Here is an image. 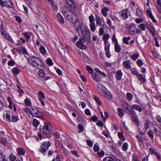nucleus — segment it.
Returning a JSON list of instances; mask_svg holds the SVG:
<instances>
[{
	"mask_svg": "<svg viewBox=\"0 0 161 161\" xmlns=\"http://www.w3.org/2000/svg\"><path fill=\"white\" fill-rule=\"evenodd\" d=\"M137 64L139 67L142 66L143 64L142 60L140 59H138L136 62Z\"/></svg>",
	"mask_w": 161,
	"mask_h": 161,
	"instance_id": "680f3d73",
	"label": "nucleus"
},
{
	"mask_svg": "<svg viewBox=\"0 0 161 161\" xmlns=\"http://www.w3.org/2000/svg\"><path fill=\"white\" fill-rule=\"evenodd\" d=\"M88 19L90 23L94 22V18L92 15L89 16Z\"/></svg>",
	"mask_w": 161,
	"mask_h": 161,
	"instance_id": "e2e57ef3",
	"label": "nucleus"
},
{
	"mask_svg": "<svg viewBox=\"0 0 161 161\" xmlns=\"http://www.w3.org/2000/svg\"><path fill=\"white\" fill-rule=\"evenodd\" d=\"M112 41L114 42V44H115V43H116L118 42L117 40L116 39V38L115 33L113 35L112 38Z\"/></svg>",
	"mask_w": 161,
	"mask_h": 161,
	"instance_id": "bf43d9fd",
	"label": "nucleus"
},
{
	"mask_svg": "<svg viewBox=\"0 0 161 161\" xmlns=\"http://www.w3.org/2000/svg\"><path fill=\"white\" fill-rule=\"evenodd\" d=\"M126 97L127 99L129 101H131L132 100L133 98V95L131 93L129 92L127 93L126 94Z\"/></svg>",
	"mask_w": 161,
	"mask_h": 161,
	"instance_id": "a18cd8bd",
	"label": "nucleus"
},
{
	"mask_svg": "<svg viewBox=\"0 0 161 161\" xmlns=\"http://www.w3.org/2000/svg\"><path fill=\"white\" fill-rule=\"evenodd\" d=\"M3 117L4 118L6 119V120L11 122V119L10 118V114L8 113H6L4 114Z\"/></svg>",
	"mask_w": 161,
	"mask_h": 161,
	"instance_id": "a19ab883",
	"label": "nucleus"
},
{
	"mask_svg": "<svg viewBox=\"0 0 161 161\" xmlns=\"http://www.w3.org/2000/svg\"><path fill=\"white\" fill-rule=\"evenodd\" d=\"M84 42V41L82 38L79 39L78 41L76 43V45L79 48L82 49H86V46L83 45Z\"/></svg>",
	"mask_w": 161,
	"mask_h": 161,
	"instance_id": "1a4fd4ad",
	"label": "nucleus"
},
{
	"mask_svg": "<svg viewBox=\"0 0 161 161\" xmlns=\"http://www.w3.org/2000/svg\"><path fill=\"white\" fill-rule=\"evenodd\" d=\"M103 161H114L112 158L110 157H106L103 158Z\"/></svg>",
	"mask_w": 161,
	"mask_h": 161,
	"instance_id": "774afa93",
	"label": "nucleus"
},
{
	"mask_svg": "<svg viewBox=\"0 0 161 161\" xmlns=\"http://www.w3.org/2000/svg\"><path fill=\"white\" fill-rule=\"evenodd\" d=\"M10 159L11 161H14L16 159V157L13 154H11L9 156Z\"/></svg>",
	"mask_w": 161,
	"mask_h": 161,
	"instance_id": "69168bd1",
	"label": "nucleus"
},
{
	"mask_svg": "<svg viewBox=\"0 0 161 161\" xmlns=\"http://www.w3.org/2000/svg\"><path fill=\"white\" fill-rule=\"evenodd\" d=\"M0 1V4L2 7L4 6L11 8L12 7V3L11 1Z\"/></svg>",
	"mask_w": 161,
	"mask_h": 161,
	"instance_id": "f8f14e48",
	"label": "nucleus"
},
{
	"mask_svg": "<svg viewBox=\"0 0 161 161\" xmlns=\"http://www.w3.org/2000/svg\"><path fill=\"white\" fill-rule=\"evenodd\" d=\"M38 99L40 101L41 104L44 106L45 105L44 102L42 100V99L45 98V97L44 93L41 91H40L38 93Z\"/></svg>",
	"mask_w": 161,
	"mask_h": 161,
	"instance_id": "4468645a",
	"label": "nucleus"
},
{
	"mask_svg": "<svg viewBox=\"0 0 161 161\" xmlns=\"http://www.w3.org/2000/svg\"><path fill=\"white\" fill-rule=\"evenodd\" d=\"M3 37L6 38V39H7L8 40L11 42L12 43L14 42V41L13 39H12L11 37L7 33Z\"/></svg>",
	"mask_w": 161,
	"mask_h": 161,
	"instance_id": "37998d69",
	"label": "nucleus"
},
{
	"mask_svg": "<svg viewBox=\"0 0 161 161\" xmlns=\"http://www.w3.org/2000/svg\"><path fill=\"white\" fill-rule=\"evenodd\" d=\"M121 106L124 109V111L125 112L129 113L131 112L130 109V108H131V107L130 106V105L127 102L123 101L121 102Z\"/></svg>",
	"mask_w": 161,
	"mask_h": 161,
	"instance_id": "423d86ee",
	"label": "nucleus"
},
{
	"mask_svg": "<svg viewBox=\"0 0 161 161\" xmlns=\"http://www.w3.org/2000/svg\"><path fill=\"white\" fill-rule=\"evenodd\" d=\"M136 14L137 15L140 17H142L143 15V13L142 10L139 8H137L136 9Z\"/></svg>",
	"mask_w": 161,
	"mask_h": 161,
	"instance_id": "a878e982",
	"label": "nucleus"
},
{
	"mask_svg": "<svg viewBox=\"0 0 161 161\" xmlns=\"http://www.w3.org/2000/svg\"><path fill=\"white\" fill-rule=\"evenodd\" d=\"M86 69L90 74H92L93 73V70L90 66L87 65L86 67Z\"/></svg>",
	"mask_w": 161,
	"mask_h": 161,
	"instance_id": "13d9d810",
	"label": "nucleus"
},
{
	"mask_svg": "<svg viewBox=\"0 0 161 161\" xmlns=\"http://www.w3.org/2000/svg\"><path fill=\"white\" fill-rule=\"evenodd\" d=\"M136 25L133 23L128 28V32L131 35H133L136 33Z\"/></svg>",
	"mask_w": 161,
	"mask_h": 161,
	"instance_id": "9d476101",
	"label": "nucleus"
},
{
	"mask_svg": "<svg viewBox=\"0 0 161 161\" xmlns=\"http://www.w3.org/2000/svg\"><path fill=\"white\" fill-rule=\"evenodd\" d=\"M131 118L134 123L136 125L139 124L138 118L136 115H133L131 116Z\"/></svg>",
	"mask_w": 161,
	"mask_h": 161,
	"instance_id": "412c9836",
	"label": "nucleus"
},
{
	"mask_svg": "<svg viewBox=\"0 0 161 161\" xmlns=\"http://www.w3.org/2000/svg\"><path fill=\"white\" fill-rule=\"evenodd\" d=\"M136 138L142 144L143 143V139L142 136H140L139 135H137L136 136Z\"/></svg>",
	"mask_w": 161,
	"mask_h": 161,
	"instance_id": "864d4df0",
	"label": "nucleus"
},
{
	"mask_svg": "<svg viewBox=\"0 0 161 161\" xmlns=\"http://www.w3.org/2000/svg\"><path fill=\"white\" fill-rule=\"evenodd\" d=\"M95 16L96 25L104 27V25L103 23V20L101 19V18L97 15H96Z\"/></svg>",
	"mask_w": 161,
	"mask_h": 161,
	"instance_id": "6e6552de",
	"label": "nucleus"
},
{
	"mask_svg": "<svg viewBox=\"0 0 161 161\" xmlns=\"http://www.w3.org/2000/svg\"><path fill=\"white\" fill-rule=\"evenodd\" d=\"M62 13L64 16H65L67 14H69V12L71 13L72 11L70 10L69 8L66 6H64L62 10Z\"/></svg>",
	"mask_w": 161,
	"mask_h": 161,
	"instance_id": "2eb2a0df",
	"label": "nucleus"
},
{
	"mask_svg": "<svg viewBox=\"0 0 161 161\" xmlns=\"http://www.w3.org/2000/svg\"><path fill=\"white\" fill-rule=\"evenodd\" d=\"M118 135L119 138L121 139L122 141H124L125 140V139L122 131L118 132Z\"/></svg>",
	"mask_w": 161,
	"mask_h": 161,
	"instance_id": "4c0bfd02",
	"label": "nucleus"
},
{
	"mask_svg": "<svg viewBox=\"0 0 161 161\" xmlns=\"http://www.w3.org/2000/svg\"><path fill=\"white\" fill-rule=\"evenodd\" d=\"M117 110L118 112V114L120 117H121L123 116L124 114L123 111L121 108H118Z\"/></svg>",
	"mask_w": 161,
	"mask_h": 161,
	"instance_id": "79ce46f5",
	"label": "nucleus"
},
{
	"mask_svg": "<svg viewBox=\"0 0 161 161\" xmlns=\"http://www.w3.org/2000/svg\"><path fill=\"white\" fill-rule=\"evenodd\" d=\"M7 142V139L5 138H2L0 139V142L3 145H5Z\"/></svg>",
	"mask_w": 161,
	"mask_h": 161,
	"instance_id": "052dcab7",
	"label": "nucleus"
},
{
	"mask_svg": "<svg viewBox=\"0 0 161 161\" xmlns=\"http://www.w3.org/2000/svg\"><path fill=\"white\" fill-rule=\"evenodd\" d=\"M38 74L40 78H43L45 76L44 70L42 69H40L38 72Z\"/></svg>",
	"mask_w": 161,
	"mask_h": 161,
	"instance_id": "7c9ffc66",
	"label": "nucleus"
},
{
	"mask_svg": "<svg viewBox=\"0 0 161 161\" xmlns=\"http://www.w3.org/2000/svg\"><path fill=\"white\" fill-rule=\"evenodd\" d=\"M135 21L136 23L139 24L143 22V19L142 17H140L139 18H136Z\"/></svg>",
	"mask_w": 161,
	"mask_h": 161,
	"instance_id": "6e6d98bb",
	"label": "nucleus"
},
{
	"mask_svg": "<svg viewBox=\"0 0 161 161\" xmlns=\"http://www.w3.org/2000/svg\"><path fill=\"white\" fill-rule=\"evenodd\" d=\"M147 28L149 30L152 35H155V31L153 27L151 25H149L148 26Z\"/></svg>",
	"mask_w": 161,
	"mask_h": 161,
	"instance_id": "c756f323",
	"label": "nucleus"
},
{
	"mask_svg": "<svg viewBox=\"0 0 161 161\" xmlns=\"http://www.w3.org/2000/svg\"><path fill=\"white\" fill-rule=\"evenodd\" d=\"M5 157L4 154L3 153H0V161H4Z\"/></svg>",
	"mask_w": 161,
	"mask_h": 161,
	"instance_id": "0e129e2a",
	"label": "nucleus"
},
{
	"mask_svg": "<svg viewBox=\"0 0 161 161\" xmlns=\"http://www.w3.org/2000/svg\"><path fill=\"white\" fill-rule=\"evenodd\" d=\"M56 16L57 18L58 19L60 22L62 24H63L64 23V18L60 13L57 14Z\"/></svg>",
	"mask_w": 161,
	"mask_h": 161,
	"instance_id": "f704fd0d",
	"label": "nucleus"
},
{
	"mask_svg": "<svg viewBox=\"0 0 161 161\" xmlns=\"http://www.w3.org/2000/svg\"><path fill=\"white\" fill-rule=\"evenodd\" d=\"M109 35L107 33H106L103 35V39L104 42H108V41L109 39Z\"/></svg>",
	"mask_w": 161,
	"mask_h": 161,
	"instance_id": "e433bc0d",
	"label": "nucleus"
},
{
	"mask_svg": "<svg viewBox=\"0 0 161 161\" xmlns=\"http://www.w3.org/2000/svg\"><path fill=\"white\" fill-rule=\"evenodd\" d=\"M64 16L65 17V18L66 20L69 21L70 22H73L74 24H76L78 22V20L77 19H76L75 21H73V16L72 15V14H71L70 15L67 14V15Z\"/></svg>",
	"mask_w": 161,
	"mask_h": 161,
	"instance_id": "dca6fc26",
	"label": "nucleus"
},
{
	"mask_svg": "<svg viewBox=\"0 0 161 161\" xmlns=\"http://www.w3.org/2000/svg\"><path fill=\"white\" fill-rule=\"evenodd\" d=\"M109 10V9L106 7H104L101 9V12L104 17H105L107 15V11Z\"/></svg>",
	"mask_w": 161,
	"mask_h": 161,
	"instance_id": "5701e85b",
	"label": "nucleus"
},
{
	"mask_svg": "<svg viewBox=\"0 0 161 161\" xmlns=\"http://www.w3.org/2000/svg\"><path fill=\"white\" fill-rule=\"evenodd\" d=\"M48 87L51 90L55 92H57L60 90L59 86L57 82H54L52 83Z\"/></svg>",
	"mask_w": 161,
	"mask_h": 161,
	"instance_id": "0eeeda50",
	"label": "nucleus"
},
{
	"mask_svg": "<svg viewBox=\"0 0 161 161\" xmlns=\"http://www.w3.org/2000/svg\"><path fill=\"white\" fill-rule=\"evenodd\" d=\"M19 119L18 116L12 115L11 122H16Z\"/></svg>",
	"mask_w": 161,
	"mask_h": 161,
	"instance_id": "ea45409f",
	"label": "nucleus"
},
{
	"mask_svg": "<svg viewBox=\"0 0 161 161\" xmlns=\"http://www.w3.org/2000/svg\"><path fill=\"white\" fill-rule=\"evenodd\" d=\"M51 3L52 6L54 10L57 11L58 9L57 6L55 5L53 1H49Z\"/></svg>",
	"mask_w": 161,
	"mask_h": 161,
	"instance_id": "603ef678",
	"label": "nucleus"
},
{
	"mask_svg": "<svg viewBox=\"0 0 161 161\" xmlns=\"http://www.w3.org/2000/svg\"><path fill=\"white\" fill-rule=\"evenodd\" d=\"M137 76L138 79L139 81H142L143 82H145L146 80L144 75H142L141 74H139Z\"/></svg>",
	"mask_w": 161,
	"mask_h": 161,
	"instance_id": "bb28decb",
	"label": "nucleus"
},
{
	"mask_svg": "<svg viewBox=\"0 0 161 161\" xmlns=\"http://www.w3.org/2000/svg\"><path fill=\"white\" fill-rule=\"evenodd\" d=\"M67 4L72 9H74L75 7V5L73 1H66Z\"/></svg>",
	"mask_w": 161,
	"mask_h": 161,
	"instance_id": "b1692460",
	"label": "nucleus"
},
{
	"mask_svg": "<svg viewBox=\"0 0 161 161\" xmlns=\"http://www.w3.org/2000/svg\"><path fill=\"white\" fill-rule=\"evenodd\" d=\"M18 153V155H23L25 154V150L22 148L19 147L17 148Z\"/></svg>",
	"mask_w": 161,
	"mask_h": 161,
	"instance_id": "473e14b6",
	"label": "nucleus"
},
{
	"mask_svg": "<svg viewBox=\"0 0 161 161\" xmlns=\"http://www.w3.org/2000/svg\"><path fill=\"white\" fill-rule=\"evenodd\" d=\"M23 35H24V37L26 38V41L28 42L30 39V36L27 32L23 33Z\"/></svg>",
	"mask_w": 161,
	"mask_h": 161,
	"instance_id": "c03bdc74",
	"label": "nucleus"
},
{
	"mask_svg": "<svg viewBox=\"0 0 161 161\" xmlns=\"http://www.w3.org/2000/svg\"><path fill=\"white\" fill-rule=\"evenodd\" d=\"M139 27L141 28L142 31H144L146 28V25L144 23H141L139 25Z\"/></svg>",
	"mask_w": 161,
	"mask_h": 161,
	"instance_id": "5fc2aeb1",
	"label": "nucleus"
},
{
	"mask_svg": "<svg viewBox=\"0 0 161 161\" xmlns=\"http://www.w3.org/2000/svg\"><path fill=\"white\" fill-rule=\"evenodd\" d=\"M119 16L123 19H125L128 17V11L125 9L119 12Z\"/></svg>",
	"mask_w": 161,
	"mask_h": 161,
	"instance_id": "ddd939ff",
	"label": "nucleus"
},
{
	"mask_svg": "<svg viewBox=\"0 0 161 161\" xmlns=\"http://www.w3.org/2000/svg\"><path fill=\"white\" fill-rule=\"evenodd\" d=\"M32 123L34 125L35 127H37L40 124L39 121L36 119H34Z\"/></svg>",
	"mask_w": 161,
	"mask_h": 161,
	"instance_id": "09e8293b",
	"label": "nucleus"
},
{
	"mask_svg": "<svg viewBox=\"0 0 161 161\" xmlns=\"http://www.w3.org/2000/svg\"><path fill=\"white\" fill-rule=\"evenodd\" d=\"M123 66L127 69H129L131 68V63L129 60L124 61L123 63Z\"/></svg>",
	"mask_w": 161,
	"mask_h": 161,
	"instance_id": "a211bd4d",
	"label": "nucleus"
},
{
	"mask_svg": "<svg viewBox=\"0 0 161 161\" xmlns=\"http://www.w3.org/2000/svg\"><path fill=\"white\" fill-rule=\"evenodd\" d=\"M130 37H124L123 38V41L124 43L128 45L129 42L128 41L130 39Z\"/></svg>",
	"mask_w": 161,
	"mask_h": 161,
	"instance_id": "de8ad7c7",
	"label": "nucleus"
},
{
	"mask_svg": "<svg viewBox=\"0 0 161 161\" xmlns=\"http://www.w3.org/2000/svg\"><path fill=\"white\" fill-rule=\"evenodd\" d=\"M128 148V144L127 142L124 143L122 146V148L124 151H126L127 150Z\"/></svg>",
	"mask_w": 161,
	"mask_h": 161,
	"instance_id": "8fccbe9b",
	"label": "nucleus"
},
{
	"mask_svg": "<svg viewBox=\"0 0 161 161\" xmlns=\"http://www.w3.org/2000/svg\"><path fill=\"white\" fill-rule=\"evenodd\" d=\"M31 114L34 116H36L35 115L38 114L40 112V111L37 108L33 107H31Z\"/></svg>",
	"mask_w": 161,
	"mask_h": 161,
	"instance_id": "f3484780",
	"label": "nucleus"
},
{
	"mask_svg": "<svg viewBox=\"0 0 161 161\" xmlns=\"http://www.w3.org/2000/svg\"><path fill=\"white\" fill-rule=\"evenodd\" d=\"M146 13L147 15L151 19L154 23L157 22V20L155 19V18L152 14V13L150 8L149 7L147 9Z\"/></svg>",
	"mask_w": 161,
	"mask_h": 161,
	"instance_id": "9b49d317",
	"label": "nucleus"
},
{
	"mask_svg": "<svg viewBox=\"0 0 161 161\" xmlns=\"http://www.w3.org/2000/svg\"><path fill=\"white\" fill-rule=\"evenodd\" d=\"M114 48L116 52L119 53L121 50V48L119 45L118 44V43L114 44Z\"/></svg>",
	"mask_w": 161,
	"mask_h": 161,
	"instance_id": "72a5a7b5",
	"label": "nucleus"
},
{
	"mask_svg": "<svg viewBox=\"0 0 161 161\" xmlns=\"http://www.w3.org/2000/svg\"><path fill=\"white\" fill-rule=\"evenodd\" d=\"M12 72L14 75H17L20 72V69L17 67H14L11 69Z\"/></svg>",
	"mask_w": 161,
	"mask_h": 161,
	"instance_id": "2f4dec72",
	"label": "nucleus"
},
{
	"mask_svg": "<svg viewBox=\"0 0 161 161\" xmlns=\"http://www.w3.org/2000/svg\"><path fill=\"white\" fill-rule=\"evenodd\" d=\"M29 64L34 67L39 69H43L45 66L42 64V61L35 56H31L28 59Z\"/></svg>",
	"mask_w": 161,
	"mask_h": 161,
	"instance_id": "f03ea898",
	"label": "nucleus"
},
{
	"mask_svg": "<svg viewBox=\"0 0 161 161\" xmlns=\"http://www.w3.org/2000/svg\"><path fill=\"white\" fill-rule=\"evenodd\" d=\"M122 74V72L120 70L117 71L115 73V77L116 79L118 80H120L121 78Z\"/></svg>",
	"mask_w": 161,
	"mask_h": 161,
	"instance_id": "aec40b11",
	"label": "nucleus"
},
{
	"mask_svg": "<svg viewBox=\"0 0 161 161\" xmlns=\"http://www.w3.org/2000/svg\"><path fill=\"white\" fill-rule=\"evenodd\" d=\"M155 3L156 7H161V1H156L155 2Z\"/></svg>",
	"mask_w": 161,
	"mask_h": 161,
	"instance_id": "338daca9",
	"label": "nucleus"
},
{
	"mask_svg": "<svg viewBox=\"0 0 161 161\" xmlns=\"http://www.w3.org/2000/svg\"><path fill=\"white\" fill-rule=\"evenodd\" d=\"M132 108H134L136 110L141 112L142 111V108L139 105L137 104L133 105L131 107Z\"/></svg>",
	"mask_w": 161,
	"mask_h": 161,
	"instance_id": "cd10ccee",
	"label": "nucleus"
},
{
	"mask_svg": "<svg viewBox=\"0 0 161 161\" xmlns=\"http://www.w3.org/2000/svg\"><path fill=\"white\" fill-rule=\"evenodd\" d=\"M151 122L150 121L147 120L145 123V130H147L149 126V125L151 124Z\"/></svg>",
	"mask_w": 161,
	"mask_h": 161,
	"instance_id": "3c124183",
	"label": "nucleus"
},
{
	"mask_svg": "<svg viewBox=\"0 0 161 161\" xmlns=\"http://www.w3.org/2000/svg\"><path fill=\"white\" fill-rule=\"evenodd\" d=\"M96 86L97 91L100 95L108 98L111 99L112 96L109 92L106 90L105 87L103 86L100 83H98L96 84Z\"/></svg>",
	"mask_w": 161,
	"mask_h": 161,
	"instance_id": "7ed1b4c3",
	"label": "nucleus"
},
{
	"mask_svg": "<svg viewBox=\"0 0 161 161\" xmlns=\"http://www.w3.org/2000/svg\"><path fill=\"white\" fill-rule=\"evenodd\" d=\"M139 55V53H136L131 55L130 57L132 60L135 61L138 58Z\"/></svg>",
	"mask_w": 161,
	"mask_h": 161,
	"instance_id": "c9c22d12",
	"label": "nucleus"
},
{
	"mask_svg": "<svg viewBox=\"0 0 161 161\" xmlns=\"http://www.w3.org/2000/svg\"><path fill=\"white\" fill-rule=\"evenodd\" d=\"M40 130L44 134H49L52 132L51 126L49 123H44L42 127L40 128Z\"/></svg>",
	"mask_w": 161,
	"mask_h": 161,
	"instance_id": "20e7f679",
	"label": "nucleus"
},
{
	"mask_svg": "<svg viewBox=\"0 0 161 161\" xmlns=\"http://www.w3.org/2000/svg\"><path fill=\"white\" fill-rule=\"evenodd\" d=\"M25 105L27 106H30L31 105V102L30 100L28 98H26L24 101Z\"/></svg>",
	"mask_w": 161,
	"mask_h": 161,
	"instance_id": "58836bf2",
	"label": "nucleus"
},
{
	"mask_svg": "<svg viewBox=\"0 0 161 161\" xmlns=\"http://www.w3.org/2000/svg\"><path fill=\"white\" fill-rule=\"evenodd\" d=\"M39 49L40 53L43 56H45L46 54L47 51L43 46L41 45Z\"/></svg>",
	"mask_w": 161,
	"mask_h": 161,
	"instance_id": "4be33fe9",
	"label": "nucleus"
},
{
	"mask_svg": "<svg viewBox=\"0 0 161 161\" xmlns=\"http://www.w3.org/2000/svg\"><path fill=\"white\" fill-rule=\"evenodd\" d=\"M105 43V51L109 50L110 49V44L109 42H104Z\"/></svg>",
	"mask_w": 161,
	"mask_h": 161,
	"instance_id": "49530a36",
	"label": "nucleus"
},
{
	"mask_svg": "<svg viewBox=\"0 0 161 161\" xmlns=\"http://www.w3.org/2000/svg\"><path fill=\"white\" fill-rule=\"evenodd\" d=\"M7 64L9 66H13L15 64V62L13 59H11L8 62Z\"/></svg>",
	"mask_w": 161,
	"mask_h": 161,
	"instance_id": "4d7b16f0",
	"label": "nucleus"
},
{
	"mask_svg": "<svg viewBox=\"0 0 161 161\" xmlns=\"http://www.w3.org/2000/svg\"><path fill=\"white\" fill-rule=\"evenodd\" d=\"M89 26L92 32H94L96 28L95 23L94 22L91 23L89 24Z\"/></svg>",
	"mask_w": 161,
	"mask_h": 161,
	"instance_id": "393cba45",
	"label": "nucleus"
},
{
	"mask_svg": "<svg viewBox=\"0 0 161 161\" xmlns=\"http://www.w3.org/2000/svg\"><path fill=\"white\" fill-rule=\"evenodd\" d=\"M92 78L96 82H99L100 80L99 75L97 73H95L92 74Z\"/></svg>",
	"mask_w": 161,
	"mask_h": 161,
	"instance_id": "6ab92c4d",
	"label": "nucleus"
},
{
	"mask_svg": "<svg viewBox=\"0 0 161 161\" xmlns=\"http://www.w3.org/2000/svg\"><path fill=\"white\" fill-rule=\"evenodd\" d=\"M93 98L95 100L96 103L99 105H101L102 104V102L100 99L97 97L95 96H93Z\"/></svg>",
	"mask_w": 161,
	"mask_h": 161,
	"instance_id": "c85d7f7f",
	"label": "nucleus"
},
{
	"mask_svg": "<svg viewBox=\"0 0 161 161\" xmlns=\"http://www.w3.org/2000/svg\"><path fill=\"white\" fill-rule=\"evenodd\" d=\"M51 145V143L49 142H44L41 145L40 151L42 153H44L48 149L49 146Z\"/></svg>",
	"mask_w": 161,
	"mask_h": 161,
	"instance_id": "39448f33",
	"label": "nucleus"
},
{
	"mask_svg": "<svg viewBox=\"0 0 161 161\" xmlns=\"http://www.w3.org/2000/svg\"><path fill=\"white\" fill-rule=\"evenodd\" d=\"M75 28L77 31H80L79 35L82 38L87 41H90V32L87 26L84 24L78 22L75 25Z\"/></svg>",
	"mask_w": 161,
	"mask_h": 161,
	"instance_id": "f257e3e1",
	"label": "nucleus"
}]
</instances>
